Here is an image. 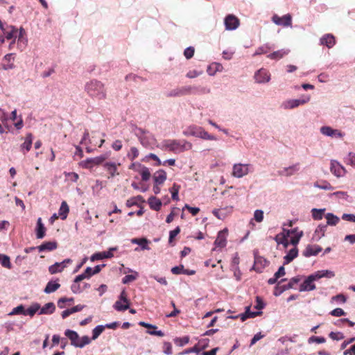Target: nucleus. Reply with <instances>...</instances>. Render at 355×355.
<instances>
[{
  "mask_svg": "<svg viewBox=\"0 0 355 355\" xmlns=\"http://www.w3.org/2000/svg\"><path fill=\"white\" fill-rule=\"evenodd\" d=\"M159 148L162 150L171 151L174 153H180L186 150H191L192 148L191 143L185 140H164L162 141Z\"/></svg>",
  "mask_w": 355,
  "mask_h": 355,
  "instance_id": "nucleus-1",
  "label": "nucleus"
},
{
  "mask_svg": "<svg viewBox=\"0 0 355 355\" xmlns=\"http://www.w3.org/2000/svg\"><path fill=\"white\" fill-rule=\"evenodd\" d=\"M85 91L94 99L103 100L106 98L105 85L101 81L92 80L85 85Z\"/></svg>",
  "mask_w": 355,
  "mask_h": 355,
  "instance_id": "nucleus-2",
  "label": "nucleus"
},
{
  "mask_svg": "<svg viewBox=\"0 0 355 355\" xmlns=\"http://www.w3.org/2000/svg\"><path fill=\"white\" fill-rule=\"evenodd\" d=\"M251 166L248 164H234L232 167V175L236 178H241L247 175L251 171Z\"/></svg>",
  "mask_w": 355,
  "mask_h": 355,
  "instance_id": "nucleus-3",
  "label": "nucleus"
},
{
  "mask_svg": "<svg viewBox=\"0 0 355 355\" xmlns=\"http://www.w3.org/2000/svg\"><path fill=\"white\" fill-rule=\"evenodd\" d=\"M185 135H190L194 137H200L206 140H216V137L214 135H209L204 129L200 127L192 126L189 128V132L184 133Z\"/></svg>",
  "mask_w": 355,
  "mask_h": 355,
  "instance_id": "nucleus-4",
  "label": "nucleus"
},
{
  "mask_svg": "<svg viewBox=\"0 0 355 355\" xmlns=\"http://www.w3.org/2000/svg\"><path fill=\"white\" fill-rule=\"evenodd\" d=\"M310 96H306L300 99H288L283 102L282 107L286 110H292L300 105L306 104L310 101Z\"/></svg>",
  "mask_w": 355,
  "mask_h": 355,
  "instance_id": "nucleus-5",
  "label": "nucleus"
},
{
  "mask_svg": "<svg viewBox=\"0 0 355 355\" xmlns=\"http://www.w3.org/2000/svg\"><path fill=\"white\" fill-rule=\"evenodd\" d=\"M129 306L130 302L126 292L123 290L120 294L119 300L114 303V308L119 311H123L129 309Z\"/></svg>",
  "mask_w": 355,
  "mask_h": 355,
  "instance_id": "nucleus-6",
  "label": "nucleus"
},
{
  "mask_svg": "<svg viewBox=\"0 0 355 355\" xmlns=\"http://www.w3.org/2000/svg\"><path fill=\"white\" fill-rule=\"evenodd\" d=\"M254 78L257 83H267L270 80V73L267 69L261 68L255 72Z\"/></svg>",
  "mask_w": 355,
  "mask_h": 355,
  "instance_id": "nucleus-7",
  "label": "nucleus"
},
{
  "mask_svg": "<svg viewBox=\"0 0 355 355\" xmlns=\"http://www.w3.org/2000/svg\"><path fill=\"white\" fill-rule=\"evenodd\" d=\"M105 155L89 158L80 162V165L85 168H92L94 166L102 164L106 159Z\"/></svg>",
  "mask_w": 355,
  "mask_h": 355,
  "instance_id": "nucleus-8",
  "label": "nucleus"
},
{
  "mask_svg": "<svg viewBox=\"0 0 355 355\" xmlns=\"http://www.w3.org/2000/svg\"><path fill=\"white\" fill-rule=\"evenodd\" d=\"M224 24L227 31H234L239 26L240 21L235 15H228L224 19Z\"/></svg>",
  "mask_w": 355,
  "mask_h": 355,
  "instance_id": "nucleus-9",
  "label": "nucleus"
},
{
  "mask_svg": "<svg viewBox=\"0 0 355 355\" xmlns=\"http://www.w3.org/2000/svg\"><path fill=\"white\" fill-rule=\"evenodd\" d=\"M320 133L324 136L330 137L343 138L345 135L343 132L337 129H333L330 126H322L320 129Z\"/></svg>",
  "mask_w": 355,
  "mask_h": 355,
  "instance_id": "nucleus-10",
  "label": "nucleus"
},
{
  "mask_svg": "<svg viewBox=\"0 0 355 355\" xmlns=\"http://www.w3.org/2000/svg\"><path fill=\"white\" fill-rule=\"evenodd\" d=\"M72 263L71 259H66L62 262H56L53 265L49 266V271L51 274H55L62 272L67 265Z\"/></svg>",
  "mask_w": 355,
  "mask_h": 355,
  "instance_id": "nucleus-11",
  "label": "nucleus"
},
{
  "mask_svg": "<svg viewBox=\"0 0 355 355\" xmlns=\"http://www.w3.org/2000/svg\"><path fill=\"white\" fill-rule=\"evenodd\" d=\"M330 171L338 178L344 176L346 173L345 168L336 160H331Z\"/></svg>",
  "mask_w": 355,
  "mask_h": 355,
  "instance_id": "nucleus-12",
  "label": "nucleus"
},
{
  "mask_svg": "<svg viewBox=\"0 0 355 355\" xmlns=\"http://www.w3.org/2000/svg\"><path fill=\"white\" fill-rule=\"evenodd\" d=\"M300 170V164L297 163L293 165L284 167L279 171V174L282 176L290 177L295 175Z\"/></svg>",
  "mask_w": 355,
  "mask_h": 355,
  "instance_id": "nucleus-13",
  "label": "nucleus"
},
{
  "mask_svg": "<svg viewBox=\"0 0 355 355\" xmlns=\"http://www.w3.org/2000/svg\"><path fill=\"white\" fill-rule=\"evenodd\" d=\"M272 21L277 25L288 26L291 24V16L288 14L283 17L274 15L272 17Z\"/></svg>",
  "mask_w": 355,
  "mask_h": 355,
  "instance_id": "nucleus-14",
  "label": "nucleus"
},
{
  "mask_svg": "<svg viewBox=\"0 0 355 355\" xmlns=\"http://www.w3.org/2000/svg\"><path fill=\"white\" fill-rule=\"evenodd\" d=\"M322 251V248L318 245H308L303 251L302 254L306 257L315 256Z\"/></svg>",
  "mask_w": 355,
  "mask_h": 355,
  "instance_id": "nucleus-15",
  "label": "nucleus"
},
{
  "mask_svg": "<svg viewBox=\"0 0 355 355\" xmlns=\"http://www.w3.org/2000/svg\"><path fill=\"white\" fill-rule=\"evenodd\" d=\"M227 230H224L220 231L218 234L217 238L214 242V245L217 248H224L227 243Z\"/></svg>",
  "mask_w": 355,
  "mask_h": 355,
  "instance_id": "nucleus-16",
  "label": "nucleus"
},
{
  "mask_svg": "<svg viewBox=\"0 0 355 355\" xmlns=\"http://www.w3.org/2000/svg\"><path fill=\"white\" fill-rule=\"evenodd\" d=\"M116 250V248H110V250L107 252H97L94 254L91 257V261H94L96 260H101L107 258H111L113 257L112 251H114Z\"/></svg>",
  "mask_w": 355,
  "mask_h": 355,
  "instance_id": "nucleus-17",
  "label": "nucleus"
},
{
  "mask_svg": "<svg viewBox=\"0 0 355 355\" xmlns=\"http://www.w3.org/2000/svg\"><path fill=\"white\" fill-rule=\"evenodd\" d=\"M315 289V285L313 279L308 276L306 279L300 285L299 291L300 292L311 291Z\"/></svg>",
  "mask_w": 355,
  "mask_h": 355,
  "instance_id": "nucleus-18",
  "label": "nucleus"
},
{
  "mask_svg": "<svg viewBox=\"0 0 355 355\" xmlns=\"http://www.w3.org/2000/svg\"><path fill=\"white\" fill-rule=\"evenodd\" d=\"M65 336L71 340V343L76 347H78V344L80 343V338L76 331L67 329L64 333Z\"/></svg>",
  "mask_w": 355,
  "mask_h": 355,
  "instance_id": "nucleus-19",
  "label": "nucleus"
},
{
  "mask_svg": "<svg viewBox=\"0 0 355 355\" xmlns=\"http://www.w3.org/2000/svg\"><path fill=\"white\" fill-rule=\"evenodd\" d=\"M120 163L116 164L114 162H106L104 164L103 166L104 168L109 172L110 177L109 178H114L116 175H119V173L117 172V166H119Z\"/></svg>",
  "mask_w": 355,
  "mask_h": 355,
  "instance_id": "nucleus-20",
  "label": "nucleus"
},
{
  "mask_svg": "<svg viewBox=\"0 0 355 355\" xmlns=\"http://www.w3.org/2000/svg\"><path fill=\"white\" fill-rule=\"evenodd\" d=\"M336 43L335 38L331 34H326L320 39V44L331 48Z\"/></svg>",
  "mask_w": 355,
  "mask_h": 355,
  "instance_id": "nucleus-21",
  "label": "nucleus"
},
{
  "mask_svg": "<svg viewBox=\"0 0 355 355\" xmlns=\"http://www.w3.org/2000/svg\"><path fill=\"white\" fill-rule=\"evenodd\" d=\"M153 180L156 184H162L166 180V173L164 170H159L153 175Z\"/></svg>",
  "mask_w": 355,
  "mask_h": 355,
  "instance_id": "nucleus-22",
  "label": "nucleus"
},
{
  "mask_svg": "<svg viewBox=\"0 0 355 355\" xmlns=\"http://www.w3.org/2000/svg\"><path fill=\"white\" fill-rule=\"evenodd\" d=\"M298 254V249L297 247H293L292 249H291L287 254L284 256V264H288L291 263L295 258L297 257Z\"/></svg>",
  "mask_w": 355,
  "mask_h": 355,
  "instance_id": "nucleus-23",
  "label": "nucleus"
},
{
  "mask_svg": "<svg viewBox=\"0 0 355 355\" xmlns=\"http://www.w3.org/2000/svg\"><path fill=\"white\" fill-rule=\"evenodd\" d=\"M46 228L42 223V218H38L37 221L36 236L37 239H42L45 236Z\"/></svg>",
  "mask_w": 355,
  "mask_h": 355,
  "instance_id": "nucleus-24",
  "label": "nucleus"
},
{
  "mask_svg": "<svg viewBox=\"0 0 355 355\" xmlns=\"http://www.w3.org/2000/svg\"><path fill=\"white\" fill-rule=\"evenodd\" d=\"M14 60V57H13V55L10 53V54H6L4 58H3V61L4 62H7L8 63H3L2 64V68L3 70H9V69H12L14 68V64L12 62Z\"/></svg>",
  "mask_w": 355,
  "mask_h": 355,
  "instance_id": "nucleus-25",
  "label": "nucleus"
},
{
  "mask_svg": "<svg viewBox=\"0 0 355 355\" xmlns=\"http://www.w3.org/2000/svg\"><path fill=\"white\" fill-rule=\"evenodd\" d=\"M55 309V304L53 302H48L43 307H40V309L39 310V314H51L54 312Z\"/></svg>",
  "mask_w": 355,
  "mask_h": 355,
  "instance_id": "nucleus-26",
  "label": "nucleus"
},
{
  "mask_svg": "<svg viewBox=\"0 0 355 355\" xmlns=\"http://www.w3.org/2000/svg\"><path fill=\"white\" fill-rule=\"evenodd\" d=\"M193 87L191 86H187L184 87L182 88L178 89L177 90H175L172 92L170 95L171 96H182V95H187L192 93Z\"/></svg>",
  "mask_w": 355,
  "mask_h": 355,
  "instance_id": "nucleus-27",
  "label": "nucleus"
},
{
  "mask_svg": "<svg viewBox=\"0 0 355 355\" xmlns=\"http://www.w3.org/2000/svg\"><path fill=\"white\" fill-rule=\"evenodd\" d=\"M40 309V305L38 303L32 304L27 309L25 310L24 315L33 317L34 315Z\"/></svg>",
  "mask_w": 355,
  "mask_h": 355,
  "instance_id": "nucleus-28",
  "label": "nucleus"
},
{
  "mask_svg": "<svg viewBox=\"0 0 355 355\" xmlns=\"http://www.w3.org/2000/svg\"><path fill=\"white\" fill-rule=\"evenodd\" d=\"M288 49H281L268 55V58L274 60H279L289 53Z\"/></svg>",
  "mask_w": 355,
  "mask_h": 355,
  "instance_id": "nucleus-29",
  "label": "nucleus"
},
{
  "mask_svg": "<svg viewBox=\"0 0 355 355\" xmlns=\"http://www.w3.org/2000/svg\"><path fill=\"white\" fill-rule=\"evenodd\" d=\"M56 248H57V243L52 242V241L44 243L38 247V250L40 252H42V251H45V250L51 251V250H55Z\"/></svg>",
  "mask_w": 355,
  "mask_h": 355,
  "instance_id": "nucleus-30",
  "label": "nucleus"
},
{
  "mask_svg": "<svg viewBox=\"0 0 355 355\" xmlns=\"http://www.w3.org/2000/svg\"><path fill=\"white\" fill-rule=\"evenodd\" d=\"M60 287V284L56 282L50 281L47 283L45 288L44 293H51L55 292Z\"/></svg>",
  "mask_w": 355,
  "mask_h": 355,
  "instance_id": "nucleus-31",
  "label": "nucleus"
},
{
  "mask_svg": "<svg viewBox=\"0 0 355 355\" xmlns=\"http://www.w3.org/2000/svg\"><path fill=\"white\" fill-rule=\"evenodd\" d=\"M148 204L150 207L154 210H159L162 206V202L156 197L151 196L148 198Z\"/></svg>",
  "mask_w": 355,
  "mask_h": 355,
  "instance_id": "nucleus-32",
  "label": "nucleus"
},
{
  "mask_svg": "<svg viewBox=\"0 0 355 355\" xmlns=\"http://www.w3.org/2000/svg\"><path fill=\"white\" fill-rule=\"evenodd\" d=\"M69 208L67 203L65 201H63L61 203L60 207L59 209L58 215L62 220H64L67 217V214L69 213Z\"/></svg>",
  "mask_w": 355,
  "mask_h": 355,
  "instance_id": "nucleus-33",
  "label": "nucleus"
},
{
  "mask_svg": "<svg viewBox=\"0 0 355 355\" xmlns=\"http://www.w3.org/2000/svg\"><path fill=\"white\" fill-rule=\"evenodd\" d=\"M328 225L334 226L337 225L340 218L332 213H327L325 216Z\"/></svg>",
  "mask_w": 355,
  "mask_h": 355,
  "instance_id": "nucleus-34",
  "label": "nucleus"
},
{
  "mask_svg": "<svg viewBox=\"0 0 355 355\" xmlns=\"http://www.w3.org/2000/svg\"><path fill=\"white\" fill-rule=\"evenodd\" d=\"M33 135L31 133L26 135L24 142L21 144V149H26V151H29L32 146Z\"/></svg>",
  "mask_w": 355,
  "mask_h": 355,
  "instance_id": "nucleus-35",
  "label": "nucleus"
},
{
  "mask_svg": "<svg viewBox=\"0 0 355 355\" xmlns=\"http://www.w3.org/2000/svg\"><path fill=\"white\" fill-rule=\"evenodd\" d=\"M10 31L5 32L6 37L7 40H13L15 41L17 37L18 30L14 26H10Z\"/></svg>",
  "mask_w": 355,
  "mask_h": 355,
  "instance_id": "nucleus-36",
  "label": "nucleus"
},
{
  "mask_svg": "<svg viewBox=\"0 0 355 355\" xmlns=\"http://www.w3.org/2000/svg\"><path fill=\"white\" fill-rule=\"evenodd\" d=\"M0 263L3 267L8 269H10L12 267L10 257L7 255L0 254Z\"/></svg>",
  "mask_w": 355,
  "mask_h": 355,
  "instance_id": "nucleus-37",
  "label": "nucleus"
},
{
  "mask_svg": "<svg viewBox=\"0 0 355 355\" xmlns=\"http://www.w3.org/2000/svg\"><path fill=\"white\" fill-rule=\"evenodd\" d=\"M325 211L324 209H316L313 208L311 210L312 217L315 220H321L323 217V213Z\"/></svg>",
  "mask_w": 355,
  "mask_h": 355,
  "instance_id": "nucleus-38",
  "label": "nucleus"
},
{
  "mask_svg": "<svg viewBox=\"0 0 355 355\" xmlns=\"http://www.w3.org/2000/svg\"><path fill=\"white\" fill-rule=\"evenodd\" d=\"M104 325H98L92 331V340H96L104 331Z\"/></svg>",
  "mask_w": 355,
  "mask_h": 355,
  "instance_id": "nucleus-39",
  "label": "nucleus"
},
{
  "mask_svg": "<svg viewBox=\"0 0 355 355\" xmlns=\"http://www.w3.org/2000/svg\"><path fill=\"white\" fill-rule=\"evenodd\" d=\"M132 243L139 245L143 250L148 249V241L146 239H132Z\"/></svg>",
  "mask_w": 355,
  "mask_h": 355,
  "instance_id": "nucleus-40",
  "label": "nucleus"
},
{
  "mask_svg": "<svg viewBox=\"0 0 355 355\" xmlns=\"http://www.w3.org/2000/svg\"><path fill=\"white\" fill-rule=\"evenodd\" d=\"M139 173L141 174L142 180L144 181H148L150 178V173L149 169L144 166H143Z\"/></svg>",
  "mask_w": 355,
  "mask_h": 355,
  "instance_id": "nucleus-41",
  "label": "nucleus"
},
{
  "mask_svg": "<svg viewBox=\"0 0 355 355\" xmlns=\"http://www.w3.org/2000/svg\"><path fill=\"white\" fill-rule=\"evenodd\" d=\"M301 280L300 277L297 276L291 278L289 281V282L286 285H284V287L286 288V290L293 288L294 286L297 284H298Z\"/></svg>",
  "mask_w": 355,
  "mask_h": 355,
  "instance_id": "nucleus-42",
  "label": "nucleus"
},
{
  "mask_svg": "<svg viewBox=\"0 0 355 355\" xmlns=\"http://www.w3.org/2000/svg\"><path fill=\"white\" fill-rule=\"evenodd\" d=\"M139 276V274L137 271H135L134 273L132 275H125L123 279H122V282L123 284H128L131 282H133L134 280H135L137 277Z\"/></svg>",
  "mask_w": 355,
  "mask_h": 355,
  "instance_id": "nucleus-43",
  "label": "nucleus"
},
{
  "mask_svg": "<svg viewBox=\"0 0 355 355\" xmlns=\"http://www.w3.org/2000/svg\"><path fill=\"white\" fill-rule=\"evenodd\" d=\"M295 236H293L291 239V241H290V243L294 245V247H296V245L298 244L301 237L303 235V232L302 231H300V232H295Z\"/></svg>",
  "mask_w": 355,
  "mask_h": 355,
  "instance_id": "nucleus-44",
  "label": "nucleus"
},
{
  "mask_svg": "<svg viewBox=\"0 0 355 355\" xmlns=\"http://www.w3.org/2000/svg\"><path fill=\"white\" fill-rule=\"evenodd\" d=\"M130 160H134L139 156V150L136 147H132L130 151L127 155Z\"/></svg>",
  "mask_w": 355,
  "mask_h": 355,
  "instance_id": "nucleus-45",
  "label": "nucleus"
},
{
  "mask_svg": "<svg viewBox=\"0 0 355 355\" xmlns=\"http://www.w3.org/2000/svg\"><path fill=\"white\" fill-rule=\"evenodd\" d=\"M91 342V339L87 336H84L80 338V343L78 344V347L83 348L85 345L89 344Z\"/></svg>",
  "mask_w": 355,
  "mask_h": 355,
  "instance_id": "nucleus-46",
  "label": "nucleus"
},
{
  "mask_svg": "<svg viewBox=\"0 0 355 355\" xmlns=\"http://www.w3.org/2000/svg\"><path fill=\"white\" fill-rule=\"evenodd\" d=\"M254 218L258 223L262 222L263 219V211L261 209L255 210L254 213Z\"/></svg>",
  "mask_w": 355,
  "mask_h": 355,
  "instance_id": "nucleus-47",
  "label": "nucleus"
},
{
  "mask_svg": "<svg viewBox=\"0 0 355 355\" xmlns=\"http://www.w3.org/2000/svg\"><path fill=\"white\" fill-rule=\"evenodd\" d=\"M25 311L24 306L21 304L17 306V307L14 308L12 311L9 313V315H17V314H23Z\"/></svg>",
  "mask_w": 355,
  "mask_h": 355,
  "instance_id": "nucleus-48",
  "label": "nucleus"
},
{
  "mask_svg": "<svg viewBox=\"0 0 355 355\" xmlns=\"http://www.w3.org/2000/svg\"><path fill=\"white\" fill-rule=\"evenodd\" d=\"M326 339L324 337H317V336H311L309 338L308 343H325Z\"/></svg>",
  "mask_w": 355,
  "mask_h": 355,
  "instance_id": "nucleus-49",
  "label": "nucleus"
},
{
  "mask_svg": "<svg viewBox=\"0 0 355 355\" xmlns=\"http://www.w3.org/2000/svg\"><path fill=\"white\" fill-rule=\"evenodd\" d=\"M180 189V186L175 184H173L171 190V196L173 200H178V192Z\"/></svg>",
  "mask_w": 355,
  "mask_h": 355,
  "instance_id": "nucleus-50",
  "label": "nucleus"
},
{
  "mask_svg": "<svg viewBox=\"0 0 355 355\" xmlns=\"http://www.w3.org/2000/svg\"><path fill=\"white\" fill-rule=\"evenodd\" d=\"M260 263L263 266L265 265V263H266V260L263 259L262 257H255V259H254V266H253V268L255 270H258L259 271V268L257 267V264L258 263Z\"/></svg>",
  "mask_w": 355,
  "mask_h": 355,
  "instance_id": "nucleus-51",
  "label": "nucleus"
},
{
  "mask_svg": "<svg viewBox=\"0 0 355 355\" xmlns=\"http://www.w3.org/2000/svg\"><path fill=\"white\" fill-rule=\"evenodd\" d=\"M331 315L336 317H340L345 315V312L340 308H336L331 311Z\"/></svg>",
  "mask_w": 355,
  "mask_h": 355,
  "instance_id": "nucleus-52",
  "label": "nucleus"
},
{
  "mask_svg": "<svg viewBox=\"0 0 355 355\" xmlns=\"http://www.w3.org/2000/svg\"><path fill=\"white\" fill-rule=\"evenodd\" d=\"M180 229L179 227H177L175 230L170 231L169 232V239L168 242L171 243L173 241V239L180 233Z\"/></svg>",
  "mask_w": 355,
  "mask_h": 355,
  "instance_id": "nucleus-53",
  "label": "nucleus"
},
{
  "mask_svg": "<svg viewBox=\"0 0 355 355\" xmlns=\"http://www.w3.org/2000/svg\"><path fill=\"white\" fill-rule=\"evenodd\" d=\"M177 210H178V208L174 207L171 212L167 216L166 219V222L167 223H170L173 220L175 216L177 215V213L175 212Z\"/></svg>",
  "mask_w": 355,
  "mask_h": 355,
  "instance_id": "nucleus-54",
  "label": "nucleus"
},
{
  "mask_svg": "<svg viewBox=\"0 0 355 355\" xmlns=\"http://www.w3.org/2000/svg\"><path fill=\"white\" fill-rule=\"evenodd\" d=\"M171 272L173 274L179 275V274H184L185 270L184 269L183 266H175L172 268Z\"/></svg>",
  "mask_w": 355,
  "mask_h": 355,
  "instance_id": "nucleus-55",
  "label": "nucleus"
},
{
  "mask_svg": "<svg viewBox=\"0 0 355 355\" xmlns=\"http://www.w3.org/2000/svg\"><path fill=\"white\" fill-rule=\"evenodd\" d=\"M184 209H187V210L189 211V212L193 215V216H196L198 214V213L200 211V209L198 207H190L189 205H185L184 207H183V210Z\"/></svg>",
  "mask_w": 355,
  "mask_h": 355,
  "instance_id": "nucleus-56",
  "label": "nucleus"
},
{
  "mask_svg": "<svg viewBox=\"0 0 355 355\" xmlns=\"http://www.w3.org/2000/svg\"><path fill=\"white\" fill-rule=\"evenodd\" d=\"M194 49L191 46L187 48L184 50V55L187 59H190L193 56Z\"/></svg>",
  "mask_w": 355,
  "mask_h": 355,
  "instance_id": "nucleus-57",
  "label": "nucleus"
},
{
  "mask_svg": "<svg viewBox=\"0 0 355 355\" xmlns=\"http://www.w3.org/2000/svg\"><path fill=\"white\" fill-rule=\"evenodd\" d=\"M329 337L333 340H339L344 338V336L340 332H331L329 334Z\"/></svg>",
  "mask_w": 355,
  "mask_h": 355,
  "instance_id": "nucleus-58",
  "label": "nucleus"
},
{
  "mask_svg": "<svg viewBox=\"0 0 355 355\" xmlns=\"http://www.w3.org/2000/svg\"><path fill=\"white\" fill-rule=\"evenodd\" d=\"M275 240L277 244L284 243L286 241L284 232H282L276 235V236L275 237Z\"/></svg>",
  "mask_w": 355,
  "mask_h": 355,
  "instance_id": "nucleus-59",
  "label": "nucleus"
},
{
  "mask_svg": "<svg viewBox=\"0 0 355 355\" xmlns=\"http://www.w3.org/2000/svg\"><path fill=\"white\" fill-rule=\"evenodd\" d=\"M322 277L331 279L335 277V272L332 270H322Z\"/></svg>",
  "mask_w": 355,
  "mask_h": 355,
  "instance_id": "nucleus-60",
  "label": "nucleus"
},
{
  "mask_svg": "<svg viewBox=\"0 0 355 355\" xmlns=\"http://www.w3.org/2000/svg\"><path fill=\"white\" fill-rule=\"evenodd\" d=\"M147 333L150 335L157 336L159 337H163L164 336V334L162 331L156 330V329H150L147 331Z\"/></svg>",
  "mask_w": 355,
  "mask_h": 355,
  "instance_id": "nucleus-61",
  "label": "nucleus"
},
{
  "mask_svg": "<svg viewBox=\"0 0 355 355\" xmlns=\"http://www.w3.org/2000/svg\"><path fill=\"white\" fill-rule=\"evenodd\" d=\"M342 219L355 223V215L352 214H343L342 216Z\"/></svg>",
  "mask_w": 355,
  "mask_h": 355,
  "instance_id": "nucleus-62",
  "label": "nucleus"
},
{
  "mask_svg": "<svg viewBox=\"0 0 355 355\" xmlns=\"http://www.w3.org/2000/svg\"><path fill=\"white\" fill-rule=\"evenodd\" d=\"M189 342V338L188 336H184L183 338H180L176 340V343H178L180 346H184Z\"/></svg>",
  "mask_w": 355,
  "mask_h": 355,
  "instance_id": "nucleus-63",
  "label": "nucleus"
},
{
  "mask_svg": "<svg viewBox=\"0 0 355 355\" xmlns=\"http://www.w3.org/2000/svg\"><path fill=\"white\" fill-rule=\"evenodd\" d=\"M322 270H318L311 275H309V277L313 279V282L318 280L321 278H322Z\"/></svg>",
  "mask_w": 355,
  "mask_h": 355,
  "instance_id": "nucleus-64",
  "label": "nucleus"
}]
</instances>
